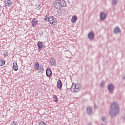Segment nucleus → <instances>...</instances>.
Returning <instances> with one entry per match:
<instances>
[{
  "instance_id": "nucleus-1",
  "label": "nucleus",
  "mask_w": 125,
  "mask_h": 125,
  "mask_svg": "<svg viewBox=\"0 0 125 125\" xmlns=\"http://www.w3.org/2000/svg\"><path fill=\"white\" fill-rule=\"evenodd\" d=\"M109 113L112 117L119 115V113H120V107L118 103L114 102L111 104V108L109 111Z\"/></svg>"
},
{
  "instance_id": "nucleus-2",
  "label": "nucleus",
  "mask_w": 125,
  "mask_h": 125,
  "mask_svg": "<svg viewBox=\"0 0 125 125\" xmlns=\"http://www.w3.org/2000/svg\"><path fill=\"white\" fill-rule=\"evenodd\" d=\"M53 5L56 9H61L67 5V3L64 0H56L54 1Z\"/></svg>"
},
{
  "instance_id": "nucleus-3",
  "label": "nucleus",
  "mask_w": 125,
  "mask_h": 125,
  "mask_svg": "<svg viewBox=\"0 0 125 125\" xmlns=\"http://www.w3.org/2000/svg\"><path fill=\"white\" fill-rule=\"evenodd\" d=\"M45 21H48L49 23H50L51 25H52V26L57 25V20L52 16L49 17L45 16Z\"/></svg>"
},
{
  "instance_id": "nucleus-4",
  "label": "nucleus",
  "mask_w": 125,
  "mask_h": 125,
  "mask_svg": "<svg viewBox=\"0 0 125 125\" xmlns=\"http://www.w3.org/2000/svg\"><path fill=\"white\" fill-rule=\"evenodd\" d=\"M34 69L35 71H39L40 73H42L43 72V67H40V63H39V62H36L35 63Z\"/></svg>"
},
{
  "instance_id": "nucleus-5",
  "label": "nucleus",
  "mask_w": 125,
  "mask_h": 125,
  "mask_svg": "<svg viewBox=\"0 0 125 125\" xmlns=\"http://www.w3.org/2000/svg\"><path fill=\"white\" fill-rule=\"evenodd\" d=\"M71 92H75L77 93L79 91V86H77L75 83H72V85L70 89Z\"/></svg>"
},
{
  "instance_id": "nucleus-6",
  "label": "nucleus",
  "mask_w": 125,
  "mask_h": 125,
  "mask_svg": "<svg viewBox=\"0 0 125 125\" xmlns=\"http://www.w3.org/2000/svg\"><path fill=\"white\" fill-rule=\"evenodd\" d=\"M86 110L87 114H88V115H89V116H90V115H92V106H87L86 107Z\"/></svg>"
},
{
  "instance_id": "nucleus-7",
  "label": "nucleus",
  "mask_w": 125,
  "mask_h": 125,
  "mask_svg": "<svg viewBox=\"0 0 125 125\" xmlns=\"http://www.w3.org/2000/svg\"><path fill=\"white\" fill-rule=\"evenodd\" d=\"M38 20L33 19L31 22L32 26L33 27V28H35V27H37V26H38Z\"/></svg>"
},
{
  "instance_id": "nucleus-8",
  "label": "nucleus",
  "mask_w": 125,
  "mask_h": 125,
  "mask_svg": "<svg viewBox=\"0 0 125 125\" xmlns=\"http://www.w3.org/2000/svg\"><path fill=\"white\" fill-rule=\"evenodd\" d=\"M13 70L14 71H17L18 70V64H17V62L14 61L13 63Z\"/></svg>"
},
{
  "instance_id": "nucleus-9",
  "label": "nucleus",
  "mask_w": 125,
  "mask_h": 125,
  "mask_svg": "<svg viewBox=\"0 0 125 125\" xmlns=\"http://www.w3.org/2000/svg\"><path fill=\"white\" fill-rule=\"evenodd\" d=\"M108 89L110 92H113V91H114V89H115V86L113 84H110L108 85Z\"/></svg>"
},
{
  "instance_id": "nucleus-10",
  "label": "nucleus",
  "mask_w": 125,
  "mask_h": 125,
  "mask_svg": "<svg viewBox=\"0 0 125 125\" xmlns=\"http://www.w3.org/2000/svg\"><path fill=\"white\" fill-rule=\"evenodd\" d=\"M120 33H121V29L119 26L116 27L114 29V33L117 35L120 34Z\"/></svg>"
},
{
  "instance_id": "nucleus-11",
  "label": "nucleus",
  "mask_w": 125,
  "mask_h": 125,
  "mask_svg": "<svg viewBox=\"0 0 125 125\" xmlns=\"http://www.w3.org/2000/svg\"><path fill=\"white\" fill-rule=\"evenodd\" d=\"M46 74L47 77H51L52 76V71L50 69H47Z\"/></svg>"
},
{
  "instance_id": "nucleus-12",
  "label": "nucleus",
  "mask_w": 125,
  "mask_h": 125,
  "mask_svg": "<svg viewBox=\"0 0 125 125\" xmlns=\"http://www.w3.org/2000/svg\"><path fill=\"white\" fill-rule=\"evenodd\" d=\"M37 46L38 47V49H42V47H43V43L42 42H38L37 43Z\"/></svg>"
},
{
  "instance_id": "nucleus-13",
  "label": "nucleus",
  "mask_w": 125,
  "mask_h": 125,
  "mask_svg": "<svg viewBox=\"0 0 125 125\" xmlns=\"http://www.w3.org/2000/svg\"><path fill=\"white\" fill-rule=\"evenodd\" d=\"M88 37L89 40H93L94 39V33L92 32H90L88 35Z\"/></svg>"
},
{
  "instance_id": "nucleus-14",
  "label": "nucleus",
  "mask_w": 125,
  "mask_h": 125,
  "mask_svg": "<svg viewBox=\"0 0 125 125\" xmlns=\"http://www.w3.org/2000/svg\"><path fill=\"white\" fill-rule=\"evenodd\" d=\"M105 19H106V14H105L104 12L101 13V15H100L101 20H105Z\"/></svg>"
},
{
  "instance_id": "nucleus-15",
  "label": "nucleus",
  "mask_w": 125,
  "mask_h": 125,
  "mask_svg": "<svg viewBox=\"0 0 125 125\" xmlns=\"http://www.w3.org/2000/svg\"><path fill=\"white\" fill-rule=\"evenodd\" d=\"M57 87L58 88H59V89H60V88L62 87V82H61V80H59L57 82Z\"/></svg>"
},
{
  "instance_id": "nucleus-16",
  "label": "nucleus",
  "mask_w": 125,
  "mask_h": 125,
  "mask_svg": "<svg viewBox=\"0 0 125 125\" xmlns=\"http://www.w3.org/2000/svg\"><path fill=\"white\" fill-rule=\"evenodd\" d=\"M50 62L51 66H54L55 64H56V62L55 61V59L54 58H51L50 59Z\"/></svg>"
},
{
  "instance_id": "nucleus-17",
  "label": "nucleus",
  "mask_w": 125,
  "mask_h": 125,
  "mask_svg": "<svg viewBox=\"0 0 125 125\" xmlns=\"http://www.w3.org/2000/svg\"><path fill=\"white\" fill-rule=\"evenodd\" d=\"M11 1H10V0H5V5H6V6H11Z\"/></svg>"
},
{
  "instance_id": "nucleus-18",
  "label": "nucleus",
  "mask_w": 125,
  "mask_h": 125,
  "mask_svg": "<svg viewBox=\"0 0 125 125\" xmlns=\"http://www.w3.org/2000/svg\"><path fill=\"white\" fill-rule=\"evenodd\" d=\"M76 20H77V16H73V17L71 19V21L72 22V23L76 22Z\"/></svg>"
},
{
  "instance_id": "nucleus-19",
  "label": "nucleus",
  "mask_w": 125,
  "mask_h": 125,
  "mask_svg": "<svg viewBox=\"0 0 125 125\" xmlns=\"http://www.w3.org/2000/svg\"><path fill=\"white\" fill-rule=\"evenodd\" d=\"M5 64V61L3 60H0V66H3Z\"/></svg>"
},
{
  "instance_id": "nucleus-20",
  "label": "nucleus",
  "mask_w": 125,
  "mask_h": 125,
  "mask_svg": "<svg viewBox=\"0 0 125 125\" xmlns=\"http://www.w3.org/2000/svg\"><path fill=\"white\" fill-rule=\"evenodd\" d=\"M53 100L54 102L57 103L58 102V98L57 97V96H54L53 97Z\"/></svg>"
},
{
  "instance_id": "nucleus-21",
  "label": "nucleus",
  "mask_w": 125,
  "mask_h": 125,
  "mask_svg": "<svg viewBox=\"0 0 125 125\" xmlns=\"http://www.w3.org/2000/svg\"><path fill=\"white\" fill-rule=\"evenodd\" d=\"M38 125H46V123H45L44 121H40L39 122Z\"/></svg>"
},
{
  "instance_id": "nucleus-22",
  "label": "nucleus",
  "mask_w": 125,
  "mask_h": 125,
  "mask_svg": "<svg viewBox=\"0 0 125 125\" xmlns=\"http://www.w3.org/2000/svg\"><path fill=\"white\" fill-rule=\"evenodd\" d=\"M118 3V0H112V4L113 5H117Z\"/></svg>"
},
{
  "instance_id": "nucleus-23",
  "label": "nucleus",
  "mask_w": 125,
  "mask_h": 125,
  "mask_svg": "<svg viewBox=\"0 0 125 125\" xmlns=\"http://www.w3.org/2000/svg\"><path fill=\"white\" fill-rule=\"evenodd\" d=\"M104 84H105V83L104 82H102L101 84V87H104Z\"/></svg>"
},
{
  "instance_id": "nucleus-24",
  "label": "nucleus",
  "mask_w": 125,
  "mask_h": 125,
  "mask_svg": "<svg viewBox=\"0 0 125 125\" xmlns=\"http://www.w3.org/2000/svg\"><path fill=\"white\" fill-rule=\"evenodd\" d=\"M103 122H106V120H107V118H106V117H103L102 118Z\"/></svg>"
},
{
  "instance_id": "nucleus-25",
  "label": "nucleus",
  "mask_w": 125,
  "mask_h": 125,
  "mask_svg": "<svg viewBox=\"0 0 125 125\" xmlns=\"http://www.w3.org/2000/svg\"><path fill=\"white\" fill-rule=\"evenodd\" d=\"M123 80H125V76H123Z\"/></svg>"
},
{
  "instance_id": "nucleus-26",
  "label": "nucleus",
  "mask_w": 125,
  "mask_h": 125,
  "mask_svg": "<svg viewBox=\"0 0 125 125\" xmlns=\"http://www.w3.org/2000/svg\"><path fill=\"white\" fill-rule=\"evenodd\" d=\"M0 10H1V6L0 5Z\"/></svg>"
},
{
  "instance_id": "nucleus-27",
  "label": "nucleus",
  "mask_w": 125,
  "mask_h": 125,
  "mask_svg": "<svg viewBox=\"0 0 125 125\" xmlns=\"http://www.w3.org/2000/svg\"><path fill=\"white\" fill-rule=\"evenodd\" d=\"M88 125H92V123H89V124H88Z\"/></svg>"
}]
</instances>
